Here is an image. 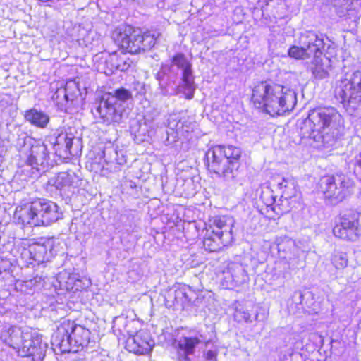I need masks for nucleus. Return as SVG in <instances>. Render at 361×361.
I'll list each match as a JSON object with an SVG mask.
<instances>
[{
	"label": "nucleus",
	"mask_w": 361,
	"mask_h": 361,
	"mask_svg": "<svg viewBox=\"0 0 361 361\" xmlns=\"http://www.w3.org/2000/svg\"><path fill=\"white\" fill-rule=\"evenodd\" d=\"M156 79L163 96L183 94L188 99L194 97L195 85L192 64L183 54H176L171 65H163Z\"/></svg>",
	"instance_id": "obj_1"
},
{
	"label": "nucleus",
	"mask_w": 361,
	"mask_h": 361,
	"mask_svg": "<svg viewBox=\"0 0 361 361\" xmlns=\"http://www.w3.org/2000/svg\"><path fill=\"white\" fill-rule=\"evenodd\" d=\"M252 101L255 108L275 116L292 111L297 104V97L290 88L262 81L253 87Z\"/></svg>",
	"instance_id": "obj_2"
},
{
	"label": "nucleus",
	"mask_w": 361,
	"mask_h": 361,
	"mask_svg": "<svg viewBox=\"0 0 361 361\" xmlns=\"http://www.w3.org/2000/svg\"><path fill=\"white\" fill-rule=\"evenodd\" d=\"M14 216L18 223L32 227L51 225L61 218L62 213L55 202L37 199L17 207Z\"/></svg>",
	"instance_id": "obj_3"
},
{
	"label": "nucleus",
	"mask_w": 361,
	"mask_h": 361,
	"mask_svg": "<svg viewBox=\"0 0 361 361\" xmlns=\"http://www.w3.org/2000/svg\"><path fill=\"white\" fill-rule=\"evenodd\" d=\"M1 338L22 357H30L32 361H42L45 357L47 343L42 342V336L32 334V331H23L19 327L13 326L4 331Z\"/></svg>",
	"instance_id": "obj_4"
},
{
	"label": "nucleus",
	"mask_w": 361,
	"mask_h": 361,
	"mask_svg": "<svg viewBox=\"0 0 361 361\" xmlns=\"http://www.w3.org/2000/svg\"><path fill=\"white\" fill-rule=\"evenodd\" d=\"M308 121L314 137L319 135L326 147L333 146L336 140L340 136L342 128V117L334 107H323L310 111Z\"/></svg>",
	"instance_id": "obj_5"
},
{
	"label": "nucleus",
	"mask_w": 361,
	"mask_h": 361,
	"mask_svg": "<svg viewBox=\"0 0 361 361\" xmlns=\"http://www.w3.org/2000/svg\"><path fill=\"white\" fill-rule=\"evenodd\" d=\"M241 149L233 145H216L205 154L207 168L226 180L234 179L240 166Z\"/></svg>",
	"instance_id": "obj_6"
},
{
	"label": "nucleus",
	"mask_w": 361,
	"mask_h": 361,
	"mask_svg": "<svg viewBox=\"0 0 361 361\" xmlns=\"http://www.w3.org/2000/svg\"><path fill=\"white\" fill-rule=\"evenodd\" d=\"M90 331L74 321L64 320L57 326L51 337L52 349L56 354L78 352L86 345Z\"/></svg>",
	"instance_id": "obj_7"
},
{
	"label": "nucleus",
	"mask_w": 361,
	"mask_h": 361,
	"mask_svg": "<svg viewBox=\"0 0 361 361\" xmlns=\"http://www.w3.org/2000/svg\"><path fill=\"white\" fill-rule=\"evenodd\" d=\"M132 99L131 92L123 88H118L113 92L105 94L95 104L92 112L100 123L109 125L120 123L123 118L122 105Z\"/></svg>",
	"instance_id": "obj_8"
},
{
	"label": "nucleus",
	"mask_w": 361,
	"mask_h": 361,
	"mask_svg": "<svg viewBox=\"0 0 361 361\" xmlns=\"http://www.w3.org/2000/svg\"><path fill=\"white\" fill-rule=\"evenodd\" d=\"M24 145L20 151L25 160L22 172L31 177H37L39 173L45 171L49 165V154L47 146L39 140L25 137Z\"/></svg>",
	"instance_id": "obj_9"
},
{
	"label": "nucleus",
	"mask_w": 361,
	"mask_h": 361,
	"mask_svg": "<svg viewBox=\"0 0 361 361\" xmlns=\"http://www.w3.org/2000/svg\"><path fill=\"white\" fill-rule=\"evenodd\" d=\"M234 219L228 216H215L209 220L207 234L203 241L206 250L216 252L233 240Z\"/></svg>",
	"instance_id": "obj_10"
},
{
	"label": "nucleus",
	"mask_w": 361,
	"mask_h": 361,
	"mask_svg": "<svg viewBox=\"0 0 361 361\" xmlns=\"http://www.w3.org/2000/svg\"><path fill=\"white\" fill-rule=\"evenodd\" d=\"M335 97L346 108L356 109L361 102V71L348 72L337 82Z\"/></svg>",
	"instance_id": "obj_11"
},
{
	"label": "nucleus",
	"mask_w": 361,
	"mask_h": 361,
	"mask_svg": "<svg viewBox=\"0 0 361 361\" xmlns=\"http://www.w3.org/2000/svg\"><path fill=\"white\" fill-rule=\"evenodd\" d=\"M353 184V180L343 173L325 176L319 183L320 191L333 204L343 201L350 194Z\"/></svg>",
	"instance_id": "obj_12"
},
{
	"label": "nucleus",
	"mask_w": 361,
	"mask_h": 361,
	"mask_svg": "<svg viewBox=\"0 0 361 361\" xmlns=\"http://www.w3.org/2000/svg\"><path fill=\"white\" fill-rule=\"evenodd\" d=\"M52 245L47 243H32L21 242L16 247L18 257L21 259L27 265L35 264H39L46 261H49L53 257Z\"/></svg>",
	"instance_id": "obj_13"
},
{
	"label": "nucleus",
	"mask_w": 361,
	"mask_h": 361,
	"mask_svg": "<svg viewBox=\"0 0 361 361\" xmlns=\"http://www.w3.org/2000/svg\"><path fill=\"white\" fill-rule=\"evenodd\" d=\"M194 126V123L188 118H180L176 114L169 115L167 119L165 144L171 145L181 137L188 138L190 133L193 131Z\"/></svg>",
	"instance_id": "obj_14"
},
{
	"label": "nucleus",
	"mask_w": 361,
	"mask_h": 361,
	"mask_svg": "<svg viewBox=\"0 0 361 361\" xmlns=\"http://www.w3.org/2000/svg\"><path fill=\"white\" fill-rule=\"evenodd\" d=\"M359 216L360 214L355 212H350L342 215L339 222L333 229L334 235L336 238L345 240H355L358 236H361Z\"/></svg>",
	"instance_id": "obj_15"
},
{
	"label": "nucleus",
	"mask_w": 361,
	"mask_h": 361,
	"mask_svg": "<svg viewBox=\"0 0 361 361\" xmlns=\"http://www.w3.org/2000/svg\"><path fill=\"white\" fill-rule=\"evenodd\" d=\"M203 343V336L197 332L183 334L174 342L177 350L176 361H193L190 356L195 353L196 348Z\"/></svg>",
	"instance_id": "obj_16"
},
{
	"label": "nucleus",
	"mask_w": 361,
	"mask_h": 361,
	"mask_svg": "<svg viewBox=\"0 0 361 361\" xmlns=\"http://www.w3.org/2000/svg\"><path fill=\"white\" fill-rule=\"evenodd\" d=\"M112 38L115 43L126 52L137 54L141 51L138 30H133L130 26L118 27L112 33Z\"/></svg>",
	"instance_id": "obj_17"
},
{
	"label": "nucleus",
	"mask_w": 361,
	"mask_h": 361,
	"mask_svg": "<svg viewBox=\"0 0 361 361\" xmlns=\"http://www.w3.org/2000/svg\"><path fill=\"white\" fill-rule=\"evenodd\" d=\"M80 94V90L75 81H68L64 87L58 88L52 96V99L61 111L68 112Z\"/></svg>",
	"instance_id": "obj_18"
},
{
	"label": "nucleus",
	"mask_w": 361,
	"mask_h": 361,
	"mask_svg": "<svg viewBox=\"0 0 361 361\" xmlns=\"http://www.w3.org/2000/svg\"><path fill=\"white\" fill-rule=\"evenodd\" d=\"M72 135H68L59 130L52 132L47 137V141L53 145L55 153L59 157L67 158L70 155H75L76 151L73 150V140Z\"/></svg>",
	"instance_id": "obj_19"
},
{
	"label": "nucleus",
	"mask_w": 361,
	"mask_h": 361,
	"mask_svg": "<svg viewBox=\"0 0 361 361\" xmlns=\"http://www.w3.org/2000/svg\"><path fill=\"white\" fill-rule=\"evenodd\" d=\"M154 345V341L149 332L142 329L128 338L126 348L135 354L145 355L149 353Z\"/></svg>",
	"instance_id": "obj_20"
},
{
	"label": "nucleus",
	"mask_w": 361,
	"mask_h": 361,
	"mask_svg": "<svg viewBox=\"0 0 361 361\" xmlns=\"http://www.w3.org/2000/svg\"><path fill=\"white\" fill-rule=\"evenodd\" d=\"M80 181L79 177L75 173L63 171L50 178L48 184L61 193L68 195V193L74 192V190L79 186Z\"/></svg>",
	"instance_id": "obj_21"
},
{
	"label": "nucleus",
	"mask_w": 361,
	"mask_h": 361,
	"mask_svg": "<svg viewBox=\"0 0 361 361\" xmlns=\"http://www.w3.org/2000/svg\"><path fill=\"white\" fill-rule=\"evenodd\" d=\"M299 44L303 45L311 56L317 54L322 56V49L324 48L323 39L313 31H305L301 33Z\"/></svg>",
	"instance_id": "obj_22"
},
{
	"label": "nucleus",
	"mask_w": 361,
	"mask_h": 361,
	"mask_svg": "<svg viewBox=\"0 0 361 361\" xmlns=\"http://www.w3.org/2000/svg\"><path fill=\"white\" fill-rule=\"evenodd\" d=\"M224 274L226 286L228 288L240 284L246 279L245 271L240 264H231L228 270L224 272Z\"/></svg>",
	"instance_id": "obj_23"
},
{
	"label": "nucleus",
	"mask_w": 361,
	"mask_h": 361,
	"mask_svg": "<svg viewBox=\"0 0 361 361\" xmlns=\"http://www.w3.org/2000/svg\"><path fill=\"white\" fill-rule=\"evenodd\" d=\"M105 62L107 68L112 73L115 71H126L132 63V61L125 54L118 55L116 52L109 54Z\"/></svg>",
	"instance_id": "obj_24"
},
{
	"label": "nucleus",
	"mask_w": 361,
	"mask_h": 361,
	"mask_svg": "<svg viewBox=\"0 0 361 361\" xmlns=\"http://www.w3.org/2000/svg\"><path fill=\"white\" fill-rule=\"evenodd\" d=\"M278 188L281 190V195L279 201L281 204H277L274 207V210L276 209V207L281 209L280 207H283L284 204H289V200L295 196L296 194V185L295 181L293 179L283 178L281 182L278 183Z\"/></svg>",
	"instance_id": "obj_25"
},
{
	"label": "nucleus",
	"mask_w": 361,
	"mask_h": 361,
	"mask_svg": "<svg viewBox=\"0 0 361 361\" xmlns=\"http://www.w3.org/2000/svg\"><path fill=\"white\" fill-rule=\"evenodd\" d=\"M56 280L61 290L75 292L82 288L81 281L78 279L77 274L61 271L57 275Z\"/></svg>",
	"instance_id": "obj_26"
},
{
	"label": "nucleus",
	"mask_w": 361,
	"mask_h": 361,
	"mask_svg": "<svg viewBox=\"0 0 361 361\" xmlns=\"http://www.w3.org/2000/svg\"><path fill=\"white\" fill-rule=\"evenodd\" d=\"M276 243L279 257L287 263L290 268L291 255L296 250L295 241L290 238L283 237L277 239Z\"/></svg>",
	"instance_id": "obj_27"
},
{
	"label": "nucleus",
	"mask_w": 361,
	"mask_h": 361,
	"mask_svg": "<svg viewBox=\"0 0 361 361\" xmlns=\"http://www.w3.org/2000/svg\"><path fill=\"white\" fill-rule=\"evenodd\" d=\"M25 118L32 126L39 128H45L49 123V116L37 109H31L25 111Z\"/></svg>",
	"instance_id": "obj_28"
},
{
	"label": "nucleus",
	"mask_w": 361,
	"mask_h": 361,
	"mask_svg": "<svg viewBox=\"0 0 361 361\" xmlns=\"http://www.w3.org/2000/svg\"><path fill=\"white\" fill-rule=\"evenodd\" d=\"M329 63L330 60L328 59H326V63H324L322 56H313L310 68L314 78L322 80L329 76Z\"/></svg>",
	"instance_id": "obj_29"
},
{
	"label": "nucleus",
	"mask_w": 361,
	"mask_h": 361,
	"mask_svg": "<svg viewBox=\"0 0 361 361\" xmlns=\"http://www.w3.org/2000/svg\"><path fill=\"white\" fill-rule=\"evenodd\" d=\"M161 35L159 30L152 29L144 33L138 30V37L140 39V47L141 50L150 49L154 46L158 38Z\"/></svg>",
	"instance_id": "obj_30"
},
{
	"label": "nucleus",
	"mask_w": 361,
	"mask_h": 361,
	"mask_svg": "<svg viewBox=\"0 0 361 361\" xmlns=\"http://www.w3.org/2000/svg\"><path fill=\"white\" fill-rule=\"evenodd\" d=\"M286 4L283 0H268L267 1V9H271V13L275 18H283L286 15Z\"/></svg>",
	"instance_id": "obj_31"
},
{
	"label": "nucleus",
	"mask_w": 361,
	"mask_h": 361,
	"mask_svg": "<svg viewBox=\"0 0 361 361\" xmlns=\"http://www.w3.org/2000/svg\"><path fill=\"white\" fill-rule=\"evenodd\" d=\"M331 260L332 264L336 269H343L348 264L347 254L338 250L334 252Z\"/></svg>",
	"instance_id": "obj_32"
},
{
	"label": "nucleus",
	"mask_w": 361,
	"mask_h": 361,
	"mask_svg": "<svg viewBox=\"0 0 361 361\" xmlns=\"http://www.w3.org/2000/svg\"><path fill=\"white\" fill-rule=\"evenodd\" d=\"M104 157L106 162L115 161L118 165H123L126 162L125 156L114 149H108L104 151Z\"/></svg>",
	"instance_id": "obj_33"
},
{
	"label": "nucleus",
	"mask_w": 361,
	"mask_h": 361,
	"mask_svg": "<svg viewBox=\"0 0 361 361\" xmlns=\"http://www.w3.org/2000/svg\"><path fill=\"white\" fill-rule=\"evenodd\" d=\"M233 317L238 322H252L251 315L247 312L243 305L239 302L235 304V312Z\"/></svg>",
	"instance_id": "obj_34"
},
{
	"label": "nucleus",
	"mask_w": 361,
	"mask_h": 361,
	"mask_svg": "<svg viewBox=\"0 0 361 361\" xmlns=\"http://www.w3.org/2000/svg\"><path fill=\"white\" fill-rule=\"evenodd\" d=\"M288 55L295 59H305L311 57L310 53L303 45L300 47L293 45L288 49Z\"/></svg>",
	"instance_id": "obj_35"
},
{
	"label": "nucleus",
	"mask_w": 361,
	"mask_h": 361,
	"mask_svg": "<svg viewBox=\"0 0 361 361\" xmlns=\"http://www.w3.org/2000/svg\"><path fill=\"white\" fill-rule=\"evenodd\" d=\"M23 287L30 291L38 290L43 286V279L41 276H35L27 281H23Z\"/></svg>",
	"instance_id": "obj_36"
},
{
	"label": "nucleus",
	"mask_w": 361,
	"mask_h": 361,
	"mask_svg": "<svg viewBox=\"0 0 361 361\" xmlns=\"http://www.w3.org/2000/svg\"><path fill=\"white\" fill-rule=\"evenodd\" d=\"M262 199L264 201L267 206L272 205L276 202V197L272 195L271 191L269 190L262 192Z\"/></svg>",
	"instance_id": "obj_37"
},
{
	"label": "nucleus",
	"mask_w": 361,
	"mask_h": 361,
	"mask_svg": "<svg viewBox=\"0 0 361 361\" xmlns=\"http://www.w3.org/2000/svg\"><path fill=\"white\" fill-rule=\"evenodd\" d=\"M347 0H334L333 4L335 7H345L347 6Z\"/></svg>",
	"instance_id": "obj_38"
},
{
	"label": "nucleus",
	"mask_w": 361,
	"mask_h": 361,
	"mask_svg": "<svg viewBox=\"0 0 361 361\" xmlns=\"http://www.w3.org/2000/svg\"><path fill=\"white\" fill-rule=\"evenodd\" d=\"M126 319L123 317H117L113 321L112 328H116L118 323L124 322Z\"/></svg>",
	"instance_id": "obj_39"
},
{
	"label": "nucleus",
	"mask_w": 361,
	"mask_h": 361,
	"mask_svg": "<svg viewBox=\"0 0 361 361\" xmlns=\"http://www.w3.org/2000/svg\"><path fill=\"white\" fill-rule=\"evenodd\" d=\"M266 318V313L264 312L262 314V315H260V314L259 312H257L255 316V320H263Z\"/></svg>",
	"instance_id": "obj_40"
},
{
	"label": "nucleus",
	"mask_w": 361,
	"mask_h": 361,
	"mask_svg": "<svg viewBox=\"0 0 361 361\" xmlns=\"http://www.w3.org/2000/svg\"><path fill=\"white\" fill-rule=\"evenodd\" d=\"M180 295H185V293H183L181 290H175L174 292V297H175V300H177L178 298L180 296Z\"/></svg>",
	"instance_id": "obj_41"
},
{
	"label": "nucleus",
	"mask_w": 361,
	"mask_h": 361,
	"mask_svg": "<svg viewBox=\"0 0 361 361\" xmlns=\"http://www.w3.org/2000/svg\"><path fill=\"white\" fill-rule=\"evenodd\" d=\"M356 164L357 166L361 168V154L356 157Z\"/></svg>",
	"instance_id": "obj_42"
},
{
	"label": "nucleus",
	"mask_w": 361,
	"mask_h": 361,
	"mask_svg": "<svg viewBox=\"0 0 361 361\" xmlns=\"http://www.w3.org/2000/svg\"><path fill=\"white\" fill-rule=\"evenodd\" d=\"M295 295H298L299 298H300V303H302L304 295L300 291L295 292Z\"/></svg>",
	"instance_id": "obj_43"
},
{
	"label": "nucleus",
	"mask_w": 361,
	"mask_h": 361,
	"mask_svg": "<svg viewBox=\"0 0 361 361\" xmlns=\"http://www.w3.org/2000/svg\"><path fill=\"white\" fill-rule=\"evenodd\" d=\"M289 211L288 209H281L282 212H288Z\"/></svg>",
	"instance_id": "obj_44"
}]
</instances>
